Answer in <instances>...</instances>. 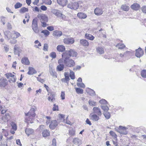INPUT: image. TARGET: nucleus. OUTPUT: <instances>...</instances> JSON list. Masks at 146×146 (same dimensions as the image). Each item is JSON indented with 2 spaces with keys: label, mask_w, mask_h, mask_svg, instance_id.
Listing matches in <instances>:
<instances>
[{
  "label": "nucleus",
  "mask_w": 146,
  "mask_h": 146,
  "mask_svg": "<svg viewBox=\"0 0 146 146\" xmlns=\"http://www.w3.org/2000/svg\"><path fill=\"white\" fill-rule=\"evenodd\" d=\"M35 111V109L34 108H32L28 113H25V119L28 124L33 122V118L36 115Z\"/></svg>",
  "instance_id": "1"
},
{
  "label": "nucleus",
  "mask_w": 146,
  "mask_h": 146,
  "mask_svg": "<svg viewBox=\"0 0 146 146\" xmlns=\"http://www.w3.org/2000/svg\"><path fill=\"white\" fill-rule=\"evenodd\" d=\"M37 17L41 23L42 26L43 27H46L47 25L46 23L48 21V17L43 14H39L38 15Z\"/></svg>",
  "instance_id": "2"
},
{
  "label": "nucleus",
  "mask_w": 146,
  "mask_h": 146,
  "mask_svg": "<svg viewBox=\"0 0 146 146\" xmlns=\"http://www.w3.org/2000/svg\"><path fill=\"white\" fill-rule=\"evenodd\" d=\"M64 63L66 66L69 67H73L75 64L74 60L70 58L64 60Z\"/></svg>",
  "instance_id": "3"
},
{
  "label": "nucleus",
  "mask_w": 146,
  "mask_h": 146,
  "mask_svg": "<svg viewBox=\"0 0 146 146\" xmlns=\"http://www.w3.org/2000/svg\"><path fill=\"white\" fill-rule=\"evenodd\" d=\"M32 29L35 32L38 33L39 32V30L38 27L37 21L36 19L33 20L32 23Z\"/></svg>",
  "instance_id": "4"
},
{
  "label": "nucleus",
  "mask_w": 146,
  "mask_h": 146,
  "mask_svg": "<svg viewBox=\"0 0 146 146\" xmlns=\"http://www.w3.org/2000/svg\"><path fill=\"white\" fill-rule=\"evenodd\" d=\"M52 12L56 16L61 17L62 19H64L65 18V15L62 14L61 12L58 10L53 9L52 10Z\"/></svg>",
  "instance_id": "5"
},
{
  "label": "nucleus",
  "mask_w": 146,
  "mask_h": 146,
  "mask_svg": "<svg viewBox=\"0 0 146 146\" xmlns=\"http://www.w3.org/2000/svg\"><path fill=\"white\" fill-rule=\"evenodd\" d=\"M58 63L59 65L56 67V70L58 71H60L63 70L64 68V66L63 64L64 63V60L62 58H60L58 60Z\"/></svg>",
  "instance_id": "6"
},
{
  "label": "nucleus",
  "mask_w": 146,
  "mask_h": 146,
  "mask_svg": "<svg viewBox=\"0 0 146 146\" xmlns=\"http://www.w3.org/2000/svg\"><path fill=\"white\" fill-rule=\"evenodd\" d=\"M72 6L73 9L76 10L79 8V7H82L83 6V3L81 1H79L73 3Z\"/></svg>",
  "instance_id": "7"
},
{
  "label": "nucleus",
  "mask_w": 146,
  "mask_h": 146,
  "mask_svg": "<svg viewBox=\"0 0 146 146\" xmlns=\"http://www.w3.org/2000/svg\"><path fill=\"white\" fill-rule=\"evenodd\" d=\"M127 129V128L125 127L120 126L119 127L117 131L121 134L126 135L127 133V132L126 130Z\"/></svg>",
  "instance_id": "8"
},
{
  "label": "nucleus",
  "mask_w": 146,
  "mask_h": 146,
  "mask_svg": "<svg viewBox=\"0 0 146 146\" xmlns=\"http://www.w3.org/2000/svg\"><path fill=\"white\" fill-rule=\"evenodd\" d=\"M98 115L93 113H91L89 116L90 118V120L94 121H97L100 119Z\"/></svg>",
  "instance_id": "9"
},
{
  "label": "nucleus",
  "mask_w": 146,
  "mask_h": 146,
  "mask_svg": "<svg viewBox=\"0 0 146 146\" xmlns=\"http://www.w3.org/2000/svg\"><path fill=\"white\" fill-rule=\"evenodd\" d=\"M58 123L56 120H53L51 121L49 125V128L52 129H54L58 125Z\"/></svg>",
  "instance_id": "10"
},
{
  "label": "nucleus",
  "mask_w": 146,
  "mask_h": 146,
  "mask_svg": "<svg viewBox=\"0 0 146 146\" xmlns=\"http://www.w3.org/2000/svg\"><path fill=\"white\" fill-rule=\"evenodd\" d=\"M74 39L72 38H66L63 40L64 43L66 44H72L74 43Z\"/></svg>",
  "instance_id": "11"
},
{
  "label": "nucleus",
  "mask_w": 146,
  "mask_h": 146,
  "mask_svg": "<svg viewBox=\"0 0 146 146\" xmlns=\"http://www.w3.org/2000/svg\"><path fill=\"white\" fill-rule=\"evenodd\" d=\"M70 57L69 50L66 51L62 54V58L64 60L69 59Z\"/></svg>",
  "instance_id": "12"
},
{
  "label": "nucleus",
  "mask_w": 146,
  "mask_h": 146,
  "mask_svg": "<svg viewBox=\"0 0 146 146\" xmlns=\"http://www.w3.org/2000/svg\"><path fill=\"white\" fill-rule=\"evenodd\" d=\"M93 113L97 114L99 116H101L102 114V112L101 111L100 109L97 107H94L93 109Z\"/></svg>",
  "instance_id": "13"
},
{
  "label": "nucleus",
  "mask_w": 146,
  "mask_h": 146,
  "mask_svg": "<svg viewBox=\"0 0 146 146\" xmlns=\"http://www.w3.org/2000/svg\"><path fill=\"white\" fill-rule=\"evenodd\" d=\"M95 14L97 16H100L102 14L103 11L102 9L99 7H97L94 10Z\"/></svg>",
  "instance_id": "14"
},
{
  "label": "nucleus",
  "mask_w": 146,
  "mask_h": 146,
  "mask_svg": "<svg viewBox=\"0 0 146 146\" xmlns=\"http://www.w3.org/2000/svg\"><path fill=\"white\" fill-rule=\"evenodd\" d=\"M143 50L140 48L136 50L135 56L139 58L143 55Z\"/></svg>",
  "instance_id": "15"
},
{
  "label": "nucleus",
  "mask_w": 146,
  "mask_h": 146,
  "mask_svg": "<svg viewBox=\"0 0 146 146\" xmlns=\"http://www.w3.org/2000/svg\"><path fill=\"white\" fill-rule=\"evenodd\" d=\"M7 84V81L6 79L1 78L0 79V86L2 87H5Z\"/></svg>",
  "instance_id": "16"
},
{
  "label": "nucleus",
  "mask_w": 146,
  "mask_h": 146,
  "mask_svg": "<svg viewBox=\"0 0 146 146\" xmlns=\"http://www.w3.org/2000/svg\"><path fill=\"white\" fill-rule=\"evenodd\" d=\"M21 63L25 65H28L30 64V62L27 57H23L21 60Z\"/></svg>",
  "instance_id": "17"
},
{
  "label": "nucleus",
  "mask_w": 146,
  "mask_h": 146,
  "mask_svg": "<svg viewBox=\"0 0 146 146\" xmlns=\"http://www.w3.org/2000/svg\"><path fill=\"white\" fill-rule=\"evenodd\" d=\"M77 17L80 19H85L87 17V15L83 12H79L77 14Z\"/></svg>",
  "instance_id": "18"
},
{
  "label": "nucleus",
  "mask_w": 146,
  "mask_h": 146,
  "mask_svg": "<svg viewBox=\"0 0 146 146\" xmlns=\"http://www.w3.org/2000/svg\"><path fill=\"white\" fill-rule=\"evenodd\" d=\"M131 7L133 10L135 11H137L139 9L140 6L138 3H135L132 5Z\"/></svg>",
  "instance_id": "19"
},
{
  "label": "nucleus",
  "mask_w": 146,
  "mask_h": 146,
  "mask_svg": "<svg viewBox=\"0 0 146 146\" xmlns=\"http://www.w3.org/2000/svg\"><path fill=\"white\" fill-rule=\"evenodd\" d=\"M29 71L28 72V74L30 75H33L34 74L36 73V71L35 70L34 68L32 67H29Z\"/></svg>",
  "instance_id": "20"
},
{
  "label": "nucleus",
  "mask_w": 146,
  "mask_h": 146,
  "mask_svg": "<svg viewBox=\"0 0 146 146\" xmlns=\"http://www.w3.org/2000/svg\"><path fill=\"white\" fill-rule=\"evenodd\" d=\"M57 3L58 4L62 6L66 5L67 2V0H57Z\"/></svg>",
  "instance_id": "21"
},
{
  "label": "nucleus",
  "mask_w": 146,
  "mask_h": 146,
  "mask_svg": "<svg viewBox=\"0 0 146 146\" xmlns=\"http://www.w3.org/2000/svg\"><path fill=\"white\" fill-rule=\"evenodd\" d=\"M81 141L78 138H75L73 139V142L76 145H79L81 144Z\"/></svg>",
  "instance_id": "22"
},
{
  "label": "nucleus",
  "mask_w": 146,
  "mask_h": 146,
  "mask_svg": "<svg viewBox=\"0 0 146 146\" xmlns=\"http://www.w3.org/2000/svg\"><path fill=\"white\" fill-rule=\"evenodd\" d=\"M62 35V32L60 31H53L52 35L54 36L60 37Z\"/></svg>",
  "instance_id": "23"
},
{
  "label": "nucleus",
  "mask_w": 146,
  "mask_h": 146,
  "mask_svg": "<svg viewBox=\"0 0 146 146\" xmlns=\"http://www.w3.org/2000/svg\"><path fill=\"white\" fill-rule=\"evenodd\" d=\"M56 48L57 50L61 52H63L65 50V46L62 45H58L57 47Z\"/></svg>",
  "instance_id": "24"
},
{
  "label": "nucleus",
  "mask_w": 146,
  "mask_h": 146,
  "mask_svg": "<svg viewBox=\"0 0 146 146\" xmlns=\"http://www.w3.org/2000/svg\"><path fill=\"white\" fill-rule=\"evenodd\" d=\"M80 44L85 46H88L89 45L88 42L86 40L82 39L80 40Z\"/></svg>",
  "instance_id": "25"
},
{
  "label": "nucleus",
  "mask_w": 146,
  "mask_h": 146,
  "mask_svg": "<svg viewBox=\"0 0 146 146\" xmlns=\"http://www.w3.org/2000/svg\"><path fill=\"white\" fill-rule=\"evenodd\" d=\"M70 52V56L73 57H76L77 55V52L73 50H69Z\"/></svg>",
  "instance_id": "26"
},
{
  "label": "nucleus",
  "mask_w": 146,
  "mask_h": 146,
  "mask_svg": "<svg viewBox=\"0 0 146 146\" xmlns=\"http://www.w3.org/2000/svg\"><path fill=\"white\" fill-rule=\"evenodd\" d=\"M10 118V116L9 113H6L5 115L3 116L2 118V119L4 121V122H7L8 120Z\"/></svg>",
  "instance_id": "27"
},
{
  "label": "nucleus",
  "mask_w": 146,
  "mask_h": 146,
  "mask_svg": "<svg viewBox=\"0 0 146 146\" xmlns=\"http://www.w3.org/2000/svg\"><path fill=\"white\" fill-rule=\"evenodd\" d=\"M14 50L15 54L19 55V53L20 52V49L18 47V45H15L14 47Z\"/></svg>",
  "instance_id": "28"
},
{
  "label": "nucleus",
  "mask_w": 146,
  "mask_h": 146,
  "mask_svg": "<svg viewBox=\"0 0 146 146\" xmlns=\"http://www.w3.org/2000/svg\"><path fill=\"white\" fill-rule=\"evenodd\" d=\"M25 131L26 134L29 136L30 135L34 133V130L31 128H27L25 129Z\"/></svg>",
  "instance_id": "29"
},
{
  "label": "nucleus",
  "mask_w": 146,
  "mask_h": 146,
  "mask_svg": "<svg viewBox=\"0 0 146 146\" xmlns=\"http://www.w3.org/2000/svg\"><path fill=\"white\" fill-rule=\"evenodd\" d=\"M55 95L54 94L51 93L50 94V96L48 98V100L49 101L53 102L55 100Z\"/></svg>",
  "instance_id": "30"
},
{
  "label": "nucleus",
  "mask_w": 146,
  "mask_h": 146,
  "mask_svg": "<svg viewBox=\"0 0 146 146\" xmlns=\"http://www.w3.org/2000/svg\"><path fill=\"white\" fill-rule=\"evenodd\" d=\"M96 50L97 52L100 54H103L104 52V48L101 47H98Z\"/></svg>",
  "instance_id": "31"
},
{
  "label": "nucleus",
  "mask_w": 146,
  "mask_h": 146,
  "mask_svg": "<svg viewBox=\"0 0 146 146\" xmlns=\"http://www.w3.org/2000/svg\"><path fill=\"white\" fill-rule=\"evenodd\" d=\"M85 37L87 39H89L91 40H93L94 38V37L93 36L88 33L86 34L85 35Z\"/></svg>",
  "instance_id": "32"
},
{
  "label": "nucleus",
  "mask_w": 146,
  "mask_h": 146,
  "mask_svg": "<svg viewBox=\"0 0 146 146\" xmlns=\"http://www.w3.org/2000/svg\"><path fill=\"white\" fill-rule=\"evenodd\" d=\"M43 137H46L50 135V131L46 129L43 131L42 133Z\"/></svg>",
  "instance_id": "33"
},
{
  "label": "nucleus",
  "mask_w": 146,
  "mask_h": 146,
  "mask_svg": "<svg viewBox=\"0 0 146 146\" xmlns=\"http://www.w3.org/2000/svg\"><path fill=\"white\" fill-rule=\"evenodd\" d=\"M121 8L123 10L125 11H128L129 9V7L126 5H122Z\"/></svg>",
  "instance_id": "34"
},
{
  "label": "nucleus",
  "mask_w": 146,
  "mask_h": 146,
  "mask_svg": "<svg viewBox=\"0 0 146 146\" xmlns=\"http://www.w3.org/2000/svg\"><path fill=\"white\" fill-rule=\"evenodd\" d=\"M5 35L7 36V38L8 39L11 38V33L9 31L4 32Z\"/></svg>",
  "instance_id": "35"
},
{
  "label": "nucleus",
  "mask_w": 146,
  "mask_h": 146,
  "mask_svg": "<svg viewBox=\"0 0 146 146\" xmlns=\"http://www.w3.org/2000/svg\"><path fill=\"white\" fill-rule=\"evenodd\" d=\"M110 134L111 135L113 138V139H116L117 138V135L116 134L112 131H111L110 132Z\"/></svg>",
  "instance_id": "36"
},
{
  "label": "nucleus",
  "mask_w": 146,
  "mask_h": 146,
  "mask_svg": "<svg viewBox=\"0 0 146 146\" xmlns=\"http://www.w3.org/2000/svg\"><path fill=\"white\" fill-rule=\"evenodd\" d=\"M11 125L12 127V129L16 131L17 129V125L14 122H12L11 123Z\"/></svg>",
  "instance_id": "37"
},
{
  "label": "nucleus",
  "mask_w": 146,
  "mask_h": 146,
  "mask_svg": "<svg viewBox=\"0 0 146 146\" xmlns=\"http://www.w3.org/2000/svg\"><path fill=\"white\" fill-rule=\"evenodd\" d=\"M70 76L72 79H74L75 78L74 73L72 71L70 70Z\"/></svg>",
  "instance_id": "38"
},
{
  "label": "nucleus",
  "mask_w": 146,
  "mask_h": 146,
  "mask_svg": "<svg viewBox=\"0 0 146 146\" xmlns=\"http://www.w3.org/2000/svg\"><path fill=\"white\" fill-rule=\"evenodd\" d=\"M75 90L76 92L78 94H82L83 93V90L80 88H76Z\"/></svg>",
  "instance_id": "39"
},
{
  "label": "nucleus",
  "mask_w": 146,
  "mask_h": 146,
  "mask_svg": "<svg viewBox=\"0 0 146 146\" xmlns=\"http://www.w3.org/2000/svg\"><path fill=\"white\" fill-rule=\"evenodd\" d=\"M116 47L119 49H123L125 47V46L123 44L118 43L116 45Z\"/></svg>",
  "instance_id": "40"
},
{
  "label": "nucleus",
  "mask_w": 146,
  "mask_h": 146,
  "mask_svg": "<svg viewBox=\"0 0 146 146\" xmlns=\"http://www.w3.org/2000/svg\"><path fill=\"white\" fill-rule=\"evenodd\" d=\"M105 117L107 119H108L110 118V113L108 111L104 112L103 113Z\"/></svg>",
  "instance_id": "41"
},
{
  "label": "nucleus",
  "mask_w": 146,
  "mask_h": 146,
  "mask_svg": "<svg viewBox=\"0 0 146 146\" xmlns=\"http://www.w3.org/2000/svg\"><path fill=\"white\" fill-rule=\"evenodd\" d=\"M28 9L27 8L25 7L22 8L20 10L19 12L21 13H23L28 11Z\"/></svg>",
  "instance_id": "42"
},
{
  "label": "nucleus",
  "mask_w": 146,
  "mask_h": 146,
  "mask_svg": "<svg viewBox=\"0 0 146 146\" xmlns=\"http://www.w3.org/2000/svg\"><path fill=\"white\" fill-rule=\"evenodd\" d=\"M34 43L35 44H38V45L36 44L34 45V47L35 48H39V47L41 46V43L37 40H35Z\"/></svg>",
  "instance_id": "43"
},
{
  "label": "nucleus",
  "mask_w": 146,
  "mask_h": 146,
  "mask_svg": "<svg viewBox=\"0 0 146 146\" xmlns=\"http://www.w3.org/2000/svg\"><path fill=\"white\" fill-rule=\"evenodd\" d=\"M22 4L20 3H17L14 6L15 8V9H17L21 7L22 6Z\"/></svg>",
  "instance_id": "44"
},
{
  "label": "nucleus",
  "mask_w": 146,
  "mask_h": 146,
  "mask_svg": "<svg viewBox=\"0 0 146 146\" xmlns=\"http://www.w3.org/2000/svg\"><path fill=\"white\" fill-rule=\"evenodd\" d=\"M88 103L89 105L91 106H95L96 105V102L92 100H89Z\"/></svg>",
  "instance_id": "45"
},
{
  "label": "nucleus",
  "mask_w": 146,
  "mask_h": 146,
  "mask_svg": "<svg viewBox=\"0 0 146 146\" xmlns=\"http://www.w3.org/2000/svg\"><path fill=\"white\" fill-rule=\"evenodd\" d=\"M42 2L44 4L48 5H50L52 3L51 0H42Z\"/></svg>",
  "instance_id": "46"
},
{
  "label": "nucleus",
  "mask_w": 146,
  "mask_h": 146,
  "mask_svg": "<svg viewBox=\"0 0 146 146\" xmlns=\"http://www.w3.org/2000/svg\"><path fill=\"white\" fill-rule=\"evenodd\" d=\"M141 76L145 78H146V70H144L141 72Z\"/></svg>",
  "instance_id": "47"
},
{
  "label": "nucleus",
  "mask_w": 146,
  "mask_h": 146,
  "mask_svg": "<svg viewBox=\"0 0 146 146\" xmlns=\"http://www.w3.org/2000/svg\"><path fill=\"white\" fill-rule=\"evenodd\" d=\"M9 81L10 82H15L16 81V78H15V76H14L13 77H12L10 78H9Z\"/></svg>",
  "instance_id": "48"
},
{
  "label": "nucleus",
  "mask_w": 146,
  "mask_h": 146,
  "mask_svg": "<svg viewBox=\"0 0 146 146\" xmlns=\"http://www.w3.org/2000/svg\"><path fill=\"white\" fill-rule=\"evenodd\" d=\"M13 33L15 36V37L14 38H18L21 36L20 34L19 33L15 31H13Z\"/></svg>",
  "instance_id": "49"
},
{
  "label": "nucleus",
  "mask_w": 146,
  "mask_h": 146,
  "mask_svg": "<svg viewBox=\"0 0 146 146\" xmlns=\"http://www.w3.org/2000/svg\"><path fill=\"white\" fill-rule=\"evenodd\" d=\"M46 118L47 119V120H46V123L47 125H48L50 123H50L51 122L50 119L51 118L50 116H46Z\"/></svg>",
  "instance_id": "50"
},
{
  "label": "nucleus",
  "mask_w": 146,
  "mask_h": 146,
  "mask_svg": "<svg viewBox=\"0 0 146 146\" xmlns=\"http://www.w3.org/2000/svg\"><path fill=\"white\" fill-rule=\"evenodd\" d=\"M69 134L71 136L74 135L75 134V131L73 129H70L69 131Z\"/></svg>",
  "instance_id": "51"
},
{
  "label": "nucleus",
  "mask_w": 146,
  "mask_h": 146,
  "mask_svg": "<svg viewBox=\"0 0 146 146\" xmlns=\"http://www.w3.org/2000/svg\"><path fill=\"white\" fill-rule=\"evenodd\" d=\"M41 33L46 36H48L50 34L49 32L46 30H44L41 31Z\"/></svg>",
  "instance_id": "52"
},
{
  "label": "nucleus",
  "mask_w": 146,
  "mask_h": 146,
  "mask_svg": "<svg viewBox=\"0 0 146 146\" xmlns=\"http://www.w3.org/2000/svg\"><path fill=\"white\" fill-rule=\"evenodd\" d=\"M102 109L104 111V112L107 111L109 110V108L107 106H102Z\"/></svg>",
  "instance_id": "53"
},
{
  "label": "nucleus",
  "mask_w": 146,
  "mask_h": 146,
  "mask_svg": "<svg viewBox=\"0 0 146 146\" xmlns=\"http://www.w3.org/2000/svg\"><path fill=\"white\" fill-rule=\"evenodd\" d=\"M5 76L7 78H10L12 77H13L14 75H13L11 73H8L5 74Z\"/></svg>",
  "instance_id": "54"
},
{
  "label": "nucleus",
  "mask_w": 146,
  "mask_h": 146,
  "mask_svg": "<svg viewBox=\"0 0 146 146\" xmlns=\"http://www.w3.org/2000/svg\"><path fill=\"white\" fill-rule=\"evenodd\" d=\"M48 44L46 43L44 44L43 47V50L45 51H47L48 50Z\"/></svg>",
  "instance_id": "55"
},
{
  "label": "nucleus",
  "mask_w": 146,
  "mask_h": 146,
  "mask_svg": "<svg viewBox=\"0 0 146 146\" xmlns=\"http://www.w3.org/2000/svg\"><path fill=\"white\" fill-rule=\"evenodd\" d=\"M77 85L78 87H80L83 88H84L85 87V85L84 83H77Z\"/></svg>",
  "instance_id": "56"
},
{
  "label": "nucleus",
  "mask_w": 146,
  "mask_h": 146,
  "mask_svg": "<svg viewBox=\"0 0 146 146\" xmlns=\"http://www.w3.org/2000/svg\"><path fill=\"white\" fill-rule=\"evenodd\" d=\"M50 56L53 58H54L56 56V53L54 52H52L50 53Z\"/></svg>",
  "instance_id": "57"
},
{
  "label": "nucleus",
  "mask_w": 146,
  "mask_h": 146,
  "mask_svg": "<svg viewBox=\"0 0 146 146\" xmlns=\"http://www.w3.org/2000/svg\"><path fill=\"white\" fill-rule=\"evenodd\" d=\"M10 41H11V42L12 44H15L17 42V40L16 39V38H10Z\"/></svg>",
  "instance_id": "58"
},
{
  "label": "nucleus",
  "mask_w": 146,
  "mask_h": 146,
  "mask_svg": "<svg viewBox=\"0 0 146 146\" xmlns=\"http://www.w3.org/2000/svg\"><path fill=\"white\" fill-rule=\"evenodd\" d=\"M52 110L53 111L58 110V105H56L55 104H54V107L52 108Z\"/></svg>",
  "instance_id": "59"
},
{
  "label": "nucleus",
  "mask_w": 146,
  "mask_h": 146,
  "mask_svg": "<svg viewBox=\"0 0 146 146\" xmlns=\"http://www.w3.org/2000/svg\"><path fill=\"white\" fill-rule=\"evenodd\" d=\"M89 94L92 96H94L95 95V92L92 90L90 89L89 92Z\"/></svg>",
  "instance_id": "60"
},
{
  "label": "nucleus",
  "mask_w": 146,
  "mask_h": 146,
  "mask_svg": "<svg viewBox=\"0 0 146 146\" xmlns=\"http://www.w3.org/2000/svg\"><path fill=\"white\" fill-rule=\"evenodd\" d=\"M4 49L6 52H7L9 50V47L8 46L6 45H4L3 46Z\"/></svg>",
  "instance_id": "61"
},
{
  "label": "nucleus",
  "mask_w": 146,
  "mask_h": 146,
  "mask_svg": "<svg viewBox=\"0 0 146 146\" xmlns=\"http://www.w3.org/2000/svg\"><path fill=\"white\" fill-rule=\"evenodd\" d=\"M65 94L64 92H62L61 94L60 97L62 100H63L65 99Z\"/></svg>",
  "instance_id": "62"
},
{
  "label": "nucleus",
  "mask_w": 146,
  "mask_h": 146,
  "mask_svg": "<svg viewBox=\"0 0 146 146\" xmlns=\"http://www.w3.org/2000/svg\"><path fill=\"white\" fill-rule=\"evenodd\" d=\"M99 102L101 104H106L107 101L104 99H102Z\"/></svg>",
  "instance_id": "63"
},
{
  "label": "nucleus",
  "mask_w": 146,
  "mask_h": 146,
  "mask_svg": "<svg viewBox=\"0 0 146 146\" xmlns=\"http://www.w3.org/2000/svg\"><path fill=\"white\" fill-rule=\"evenodd\" d=\"M141 10L143 13H146V6H143L141 8Z\"/></svg>",
  "instance_id": "64"
}]
</instances>
